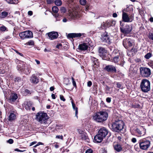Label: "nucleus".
Returning <instances> with one entry per match:
<instances>
[{"label":"nucleus","instance_id":"72a5a7b5","mask_svg":"<svg viewBox=\"0 0 153 153\" xmlns=\"http://www.w3.org/2000/svg\"><path fill=\"white\" fill-rule=\"evenodd\" d=\"M77 131L79 134V136H81V135L83 134V135L85 136L86 135V133L83 130L81 129H78Z\"/></svg>","mask_w":153,"mask_h":153},{"label":"nucleus","instance_id":"0eeeda50","mask_svg":"<svg viewBox=\"0 0 153 153\" xmlns=\"http://www.w3.org/2000/svg\"><path fill=\"white\" fill-rule=\"evenodd\" d=\"M19 36L22 39L26 38H31L33 37L32 32L29 30L22 32L19 33Z\"/></svg>","mask_w":153,"mask_h":153},{"label":"nucleus","instance_id":"aec40b11","mask_svg":"<svg viewBox=\"0 0 153 153\" xmlns=\"http://www.w3.org/2000/svg\"><path fill=\"white\" fill-rule=\"evenodd\" d=\"M91 58L93 64H94L93 66L95 68H97V67H99V65L98 59L94 57L91 56Z\"/></svg>","mask_w":153,"mask_h":153},{"label":"nucleus","instance_id":"58836bf2","mask_svg":"<svg viewBox=\"0 0 153 153\" xmlns=\"http://www.w3.org/2000/svg\"><path fill=\"white\" fill-rule=\"evenodd\" d=\"M119 60V57L118 56L114 57L113 60L112 62L114 63H116Z\"/></svg>","mask_w":153,"mask_h":153},{"label":"nucleus","instance_id":"49530a36","mask_svg":"<svg viewBox=\"0 0 153 153\" xmlns=\"http://www.w3.org/2000/svg\"><path fill=\"white\" fill-rule=\"evenodd\" d=\"M117 87L119 88H123L122 85L120 82H117Z\"/></svg>","mask_w":153,"mask_h":153},{"label":"nucleus","instance_id":"13d9d810","mask_svg":"<svg viewBox=\"0 0 153 153\" xmlns=\"http://www.w3.org/2000/svg\"><path fill=\"white\" fill-rule=\"evenodd\" d=\"M106 101L108 103H110L111 102V98L110 97H107L106 99Z\"/></svg>","mask_w":153,"mask_h":153},{"label":"nucleus","instance_id":"f8f14e48","mask_svg":"<svg viewBox=\"0 0 153 153\" xmlns=\"http://www.w3.org/2000/svg\"><path fill=\"white\" fill-rule=\"evenodd\" d=\"M18 96L16 94H11L9 97H8L7 98L8 101L10 103H13L17 99Z\"/></svg>","mask_w":153,"mask_h":153},{"label":"nucleus","instance_id":"680f3d73","mask_svg":"<svg viewBox=\"0 0 153 153\" xmlns=\"http://www.w3.org/2000/svg\"><path fill=\"white\" fill-rule=\"evenodd\" d=\"M68 21V20L66 19V18L65 17H64L63 19H62V21L63 22H66Z\"/></svg>","mask_w":153,"mask_h":153},{"label":"nucleus","instance_id":"f704fd0d","mask_svg":"<svg viewBox=\"0 0 153 153\" xmlns=\"http://www.w3.org/2000/svg\"><path fill=\"white\" fill-rule=\"evenodd\" d=\"M52 10L53 13H57L59 11V9L57 7L54 6L52 7Z\"/></svg>","mask_w":153,"mask_h":153},{"label":"nucleus","instance_id":"20e7f679","mask_svg":"<svg viewBox=\"0 0 153 153\" xmlns=\"http://www.w3.org/2000/svg\"><path fill=\"white\" fill-rule=\"evenodd\" d=\"M141 90L144 92H147L150 90V82L146 79H143L140 84Z\"/></svg>","mask_w":153,"mask_h":153},{"label":"nucleus","instance_id":"5fc2aeb1","mask_svg":"<svg viewBox=\"0 0 153 153\" xmlns=\"http://www.w3.org/2000/svg\"><path fill=\"white\" fill-rule=\"evenodd\" d=\"M72 83L73 85L75 87L76 86V84L75 81H74V79L73 77L72 78Z\"/></svg>","mask_w":153,"mask_h":153},{"label":"nucleus","instance_id":"4d7b16f0","mask_svg":"<svg viewBox=\"0 0 153 153\" xmlns=\"http://www.w3.org/2000/svg\"><path fill=\"white\" fill-rule=\"evenodd\" d=\"M128 8L129 9H130V11L133 12V6L132 5H130L128 7Z\"/></svg>","mask_w":153,"mask_h":153},{"label":"nucleus","instance_id":"f257e3e1","mask_svg":"<svg viewBox=\"0 0 153 153\" xmlns=\"http://www.w3.org/2000/svg\"><path fill=\"white\" fill-rule=\"evenodd\" d=\"M124 125L123 121L121 120H116L112 123L108 124L110 128L113 131L119 132L122 130Z\"/></svg>","mask_w":153,"mask_h":153},{"label":"nucleus","instance_id":"a211bd4d","mask_svg":"<svg viewBox=\"0 0 153 153\" xmlns=\"http://www.w3.org/2000/svg\"><path fill=\"white\" fill-rule=\"evenodd\" d=\"M30 81L33 83L37 84L39 82V80L35 74H33L30 77Z\"/></svg>","mask_w":153,"mask_h":153},{"label":"nucleus","instance_id":"9d476101","mask_svg":"<svg viewBox=\"0 0 153 153\" xmlns=\"http://www.w3.org/2000/svg\"><path fill=\"white\" fill-rule=\"evenodd\" d=\"M101 39L102 42L108 44H110L111 42L109 36L106 33H105L102 35Z\"/></svg>","mask_w":153,"mask_h":153},{"label":"nucleus","instance_id":"b1692460","mask_svg":"<svg viewBox=\"0 0 153 153\" xmlns=\"http://www.w3.org/2000/svg\"><path fill=\"white\" fill-rule=\"evenodd\" d=\"M79 137L80 139L84 140L85 142L88 143L89 142V139L88 138V137L86 133V135H85V136H84L82 134L81 135V136H79Z\"/></svg>","mask_w":153,"mask_h":153},{"label":"nucleus","instance_id":"6e6552de","mask_svg":"<svg viewBox=\"0 0 153 153\" xmlns=\"http://www.w3.org/2000/svg\"><path fill=\"white\" fill-rule=\"evenodd\" d=\"M115 24V22L114 21L112 20H108L102 24L101 28L102 29H105L113 26V25H114Z\"/></svg>","mask_w":153,"mask_h":153},{"label":"nucleus","instance_id":"c85d7f7f","mask_svg":"<svg viewBox=\"0 0 153 153\" xmlns=\"http://www.w3.org/2000/svg\"><path fill=\"white\" fill-rule=\"evenodd\" d=\"M25 66L23 65H18L16 67V68L19 71L23 72Z\"/></svg>","mask_w":153,"mask_h":153},{"label":"nucleus","instance_id":"393cba45","mask_svg":"<svg viewBox=\"0 0 153 153\" xmlns=\"http://www.w3.org/2000/svg\"><path fill=\"white\" fill-rule=\"evenodd\" d=\"M114 149L117 152H119L122 150V148L121 146L118 144L114 145Z\"/></svg>","mask_w":153,"mask_h":153},{"label":"nucleus","instance_id":"8fccbe9b","mask_svg":"<svg viewBox=\"0 0 153 153\" xmlns=\"http://www.w3.org/2000/svg\"><path fill=\"white\" fill-rule=\"evenodd\" d=\"M93 153V150L91 149H89L87 150L85 152V153Z\"/></svg>","mask_w":153,"mask_h":153},{"label":"nucleus","instance_id":"bb28decb","mask_svg":"<svg viewBox=\"0 0 153 153\" xmlns=\"http://www.w3.org/2000/svg\"><path fill=\"white\" fill-rule=\"evenodd\" d=\"M72 107L74 110H75V116L76 117L77 119H78V108L77 107H76L75 105V104L74 103V102L72 101Z\"/></svg>","mask_w":153,"mask_h":153},{"label":"nucleus","instance_id":"7c9ffc66","mask_svg":"<svg viewBox=\"0 0 153 153\" xmlns=\"http://www.w3.org/2000/svg\"><path fill=\"white\" fill-rule=\"evenodd\" d=\"M16 117V115L14 113H10L9 116V120L10 121L14 120Z\"/></svg>","mask_w":153,"mask_h":153},{"label":"nucleus","instance_id":"c03bdc74","mask_svg":"<svg viewBox=\"0 0 153 153\" xmlns=\"http://www.w3.org/2000/svg\"><path fill=\"white\" fill-rule=\"evenodd\" d=\"M136 131L140 135H143L144 134H143L142 133V131H140L139 129L138 128H137L136 129Z\"/></svg>","mask_w":153,"mask_h":153},{"label":"nucleus","instance_id":"39448f33","mask_svg":"<svg viewBox=\"0 0 153 153\" xmlns=\"http://www.w3.org/2000/svg\"><path fill=\"white\" fill-rule=\"evenodd\" d=\"M150 144V142L146 139H143L139 143L140 149L145 150H147L149 147Z\"/></svg>","mask_w":153,"mask_h":153},{"label":"nucleus","instance_id":"dca6fc26","mask_svg":"<svg viewBox=\"0 0 153 153\" xmlns=\"http://www.w3.org/2000/svg\"><path fill=\"white\" fill-rule=\"evenodd\" d=\"M122 18L123 21L125 22H129L132 21L130 20L127 13L124 12L123 13Z\"/></svg>","mask_w":153,"mask_h":153},{"label":"nucleus","instance_id":"0e129e2a","mask_svg":"<svg viewBox=\"0 0 153 153\" xmlns=\"http://www.w3.org/2000/svg\"><path fill=\"white\" fill-rule=\"evenodd\" d=\"M56 138H59V139H63V136H60V135H58V136H56Z\"/></svg>","mask_w":153,"mask_h":153},{"label":"nucleus","instance_id":"052dcab7","mask_svg":"<svg viewBox=\"0 0 153 153\" xmlns=\"http://www.w3.org/2000/svg\"><path fill=\"white\" fill-rule=\"evenodd\" d=\"M92 85V82L91 81H89L88 82L87 85L88 87H90Z\"/></svg>","mask_w":153,"mask_h":153},{"label":"nucleus","instance_id":"1a4fd4ad","mask_svg":"<svg viewBox=\"0 0 153 153\" xmlns=\"http://www.w3.org/2000/svg\"><path fill=\"white\" fill-rule=\"evenodd\" d=\"M140 71L141 75L143 76L148 77L151 75V70L148 68H144L142 70L140 69Z\"/></svg>","mask_w":153,"mask_h":153},{"label":"nucleus","instance_id":"412c9836","mask_svg":"<svg viewBox=\"0 0 153 153\" xmlns=\"http://www.w3.org/2000/svg\"><path fill=\"white\" fill-rule=\"evenodd\" d=\"M82 35L81 33H69L67 37L69 38H73L80 37Z\"/></svg>","mask_w":153,"mask_h":153},{"label":"nucleus","instance_id":"4c0bfd02","mask_svg":"<svg viewBox=\"0 0 153 153\" xmlns=\"http://www.w3.org/2000/svg\"><path fill=\"white\" fill-rule=\"evenodd\" d=\"M25 45H34V42L33 40H30L27 42Z\"/></svg>","mask_w":153,"mask_h":153},{"label":"nucleus","instance_id":"a19ab883","mask_svg":"<svg viewBox=\"0 0 153 153\" xmlns=\"http://www.w3.org/2000/svg\"><path fill=\"white\" fill-rule=\"evenodd\" d=\"M7 28L4 25L1 26L0 28V30L2 32L5 31L7 30Z\"/></svg>","mask_w":153,"mask_h":153},{"label":"nucleus","instance_id":"6ab92c4d","mask_svg":"<svg viewBox=\"0 0 153 153\" xmlns=\"http://www.w3.org/2000/svg\"><path fill=\"white\" fill-rule=\"evenodd\" d=\"M89 45L88 43H83L79 45V49L82 51L86 50L88 49Z\"/></svg>","mask_w":153,"mask_h":153},{"label":"nucleus","instance_id":"4be33fe9","mask_svg":"<svg viewBox=\"0 0 153 153\" xmlns=\"http://www.w3.org/2000/svg\"><path fill=\"white\" fill-rule=\"evenodd\" d=\"M25 108L27 110H30L31 106L32 105V103L30 101H26L24 103Z\"/></svg>","mask_w":153,"mask_h":153},{"label":"nucleus","instance_id":"338daca9","mask_svg":"<svg viewBox=\"0 0 153 153\" xmlns=\"http://www.w3.org/2000/svg\"><path fill=\"white\" fill-rule=\"evenodd\" d=\"M134 107L135 108H140L141 107L140 105L139 104H136L135 105H134Z\"/></svg>","mask_w":153,"mask_h":153},{"label":"nucleus","instance_id":"7ed1b4c3","mask_svg":"<svg viewBox=\"0 0 153 153\" xmlns=\"http://www.w3.org/2000/svg\"><path fill=\"white\" fill-rule=\"evenodd\" d=\"M48 118L46 113L39 112L36 115V120L40 123L46 124Z\"/></svg>","mask_w":153,"mask_h":153},{"label":"nucleus","instance_id":"6e6d98bb","mask_svg":"<svg viewBox=\"0 0 153 153\" xmlns=\"http://www.w3.org/2000/svg\"><path fill=\"white\" fill-rule=\"evenodd\" d=\"M62 46V45L61 44H57L56 47L58 49H60V48H61Z\"/></svg>","mask_w":153,"mask_h":153},{"label":"nucleus","instance_id":"ddd939ff","mask_svg":"<svg viewBox=\"0 0 153 153\" xmlns=\"http://www.w3.org/2000/svg\"><path fill=\"white\" fill-rule=\"evenodd\" d=\"M104 69L108 72L116 73L117 69L113 65H108L106 66Z\"/></svg>","mask_w":153,"mask_h":153},{"label":"nucleus","instance_id":"603ef678","mask_svg":"<svg viewBox=\"0 0 153 153\" xmlns=\"http://www.w3.org/2000/svg\"><path fill=\"white\" fill-rule=\"evenodd\" d=\"M7 142L9 143L10 144H12L13 142V140L12 139H9L7 141Z\"/></svg>","mask_w":153,"mask_h":153},{"label":"nucleus","instance_id":"a18cd8bd","mask_svg":"<svg viewBox=\"0 0 153 153\" xmlns=\"http://www.w3.org/2000/svg\"><path fill=\"white\" fill-rule=\"evenodd\" d=\"M21 80V78L19 77H16L15 78V81L18 82H20Z\"/></svg>","mask_w":153,"mask_h":153},{"label":"nucleus","instance_id":"2eb2a0df","mask_svg":"<svg viewBox=\"0 0 153 153\" xmlns=\"http://www.w3.org/2000/svg\"><path fill=\"white\" fill-rule=\"evenodd\" d=\"M49 39L51 40H53L56 39L58 36V33L55 32H51L48 33Z\"/></svg>","mask_w":153,"mask_h":153},{"label":"nucleus","instance_id":"c9c22d12","mask_svg":"<svg viewBox=\"0 0 153 153\" xmlns=\"http://www.w3.org/2000/svg\"><path fill=\"white\" fill-rule=\"evenodd\" d=\"M133 48H132L131 49V50L129 51L128 53V54L129 56H134L133 54Z\"/></svg>","mask_w":153,"mask_h":153},{"label":"nucleus","instance_id":"473e14b6","mask_svg":"<svg viewBox=\"0 0 153 153\" xmlns=\"http://www.w3.org/2000/svg\"><path fill=\"white\" fill-rule=\"evenodd\" d=\"M55 4L56 6H59L62 4V2L61 0H56Z\"/></svg>","mask_w":153,"mask_h":153},{"label":"nucleus","instance_id":"4468645a","mask_svg":"<svg viewBox=\"0 0 153 153\" xmlns=\"http://www.w3.org/2000/svg\"><path fill=\"white\" fill-rule=\"evenodd\" d=\"M120 29L122 33L126 34L128 33L131 31L132 27L131 25H126L125 28L120 27Z\"/></svg>","mask_w":153,"mask_h":153},{"label":"nucleus","instance_id":"79ce46f5","mask_svg":"<svg viewBox=\"0 0 153 153\" xmlns=\"http://www.w3.org/2000/svg\"><path fill=\"white\" fill-rule=\"evenodd\" d=\"M60 11L61 12V13H64L66 11V9L64 7H62L60 8Z\"/></svg>","mask_w":153,"mask_h":153},{"label":"nucleus","instance_id":"a878e982","mask_svg":"<svg viewBox=\"0 0 153 153\" xmlns=\"http://www.w3.org/2000/svg\"><path fill=\"white\" fill-rule=\"evenodd\" d=\"M53 16L56 18L55 22L60 21L62 17V15H59L58 13H56L53 15Z\"/></svg>","mask_w":153,"mask_h":153},{"label":"nucleus","instance_id":"bf43d9fd","mask_svg":"<svg viewBox=\"0 0 153 153\" xmlns=\"http://www.w3.org/2000/svg\"><path fill=\"white\" fill-rule=\"evenodd\" d=\"M149 66L151 67L153 69V61L149 63Z\"/></svg>","mask_w":153,"mask_h":153},{"label":"nucleus","instance_id":"e433bc0d","mask_svg":"<svg viewBox=\"0 0 153 153\" xmlns=\"http://www.w3.org/2000/svg\"><path fill=\"white\" fill-rule=\"evenodd\" d=\"M8 14L7 12L6 11L2 12L1 13V17L2 18H4L7 16Z\"/></svg>","mask_w":153,"mask_h":153},{"label":"nucleus","instance_id":"de8ad7c7","mask_svg":"<svg viewBox=\"0 0 153 153\" xmlns=\"http://www.w3.org/2000/svg\"><path fill=\"white\" fill-rule=\"evenodd\" d=\"M149 37V39L153 40V33H150Z\"/></svg>","mask_w":153,"mask_h":153},{"label":"nucleus","instance_id":"cd10ccee","mask_svg":"<svg viewBox=\"0 0 153 153\" xmlns=\"http://www.w3.org/2000/svg\"><path fill=\"white\" fill-rule=\"evenodd\" d=\"M123 45L125 46L126 45H128L129 46H132V43L128 40L127 39L124 40L123 41Z\"/></svg>","mask_w":153,"mask_h":153},{"label":"nucleus","instance_id":"5701e85b","mask_svg":"<svg viewBox=\"0 0 153 153\" xmlns=\"http://www.w3.org/2000/svg\"><path fill=\"white\" fill-rule=\"evenodd\" d=\"M103 138L98 134L94 137V140L97 143H100L102 140Z\"/></svg>","mask_w":153,"mask_h":153},{"label":"nucleus","instance_id":"f03ea898","mask_svg":"<svg viewBox=\"0 0 153 153\" xmlns=\"http://www.w3.org/2000/svg\"><path fill=\"white\" fill-rule=\"evenodd\" d=\"M108 117L106 111H100L95 114L93 117L94 120L97 122H101L106 120Z\"/></svg>","mask_w":153,"mask_h":153},{"label":"nucleus","instance_id":"37998d69","mask_svg":"<svg viewBox=\"0 0 153 153\" xmlns=\"http://www.w3.org/2000/svg\"><path fill=\"white\" fill-rule=\"evenodd\" d=\"M79 2L80 4L82 5H85L86 3V0H80Z\"/></svg>","mask_w":153,"mask_h":153},{"label":"nucleus","instance_id":"774afa93","mask_svg":"<svg viewBox=\"0 0 153 153\" xmlns=\"http://www.w3.org/2000/svg\"><path fill=\"white\" fill-rule=\"evenodd\" d=\"M14 150L16 151H17V152H23L24 151H22V150H19L18 149H15Z\"/></svg>","mask_w":153,"mask_h":153},{"label":"nucleus","instance_id":"69168bd1","mask_svg":"<svg viewBox=\"0 0 153 153\" xmlns=\"http://www.w3.org/2000/svg\"><path fill=\"white\" fill-rule=\"evenodd\" d=\"M28 15L31 16L33 15V12L31 11H29L28 12Z\"/></svg>","mask_w":153,"mask_h":153},{"label":"nucleus","instance_id":"e2e57ef3","mask_svg":"<svg viewBox=\"0 0 153 153\" xmlns=\"http://www.w3.org/2000/svg\"><path fill=\"white\" fill-rule=\"evenodd\" d=\"M14 51L17 53L18 54H19V55L20 56H23V55L22 53H21L19 52L18 51H17V50H14Z\"/></svg>","mask_w":153,"mask_h":153},{"label":"nucleus","instance_id":"ea45409f","mask_svg":"<svg viewBox=\"0 0 153 153\" xmlns=\"http://www.w3.org/2000/svg\"><path fill=\"white\" fill-rule=\"evenodd\" d=\"M152 56V54L150 53H148L144 56V57L147 59H149Z\"/></svg>","mask_w":153,"mask_h":153},{"label":"nucleus","instance_id":"9b49d317","mask_svg":"<svg viewBox=\"0 0 153 153\" xmlns=\"http://www.w3.org/2000/svg\"><path fill=\"white\" fill-rule=\"evenodd\" d=\"M98 134L102 136L104 138L108 134V131L106 128L102 127L99 130Z\"/></svg>","mask_w":153,"mask_h":153},{"label":"nucleus","instance_id":"2f4dec72","mask_svg":"<svg viewBox=\"0 0 153 153\" xmlns=\"http://www.w3.org/2000/svg\"><path fill=\"white\" fill-rule=\"evenodd\" d=\"M30 69L27 68L25 66L22 73L26 74H28L30 73Z\"/></svg>","mask_w":153,"mask_h":153},{"label":"nucleus","instance_id":"864d4df0","mask_svg":"<svg viewBox=\"0 0 153 153\" xmlns=\"http://www.w3.org/2000/svg\"><path fill=\"white\" fill-rule=\"evenodd\" d=\"M54 1V0H47V4H50Z\"/></svg>","mask_w":153,"mask_h":153},{"label":"nucleus","instance_id":"09e8293b","mask_svg":"<svg viewBox=\"0 0 153 153\" xmlns=\"http://www.w3.org/2000/svg\"><path fill=\"white\" fill-rule=\"evenodd\" d=\"M9 4H15L13 0H5Z\"/></svg>","mask_w":153,"mask_h":153},{"label":"nucleus","instance_id":"c756f323","mask_svg":"<svg viewBox=\"0 0 153 153\" xmlns=\"http://www.w3.org/2000/svg\"><path fill=\"white\" fill-rule=\"evenodd\" d=\"M133 66V65H131L129 70V75L131 76H133L134 74V68Z\"/></svg>","mask_w":153,"mask_h":153},{"label":"nucleus","instance_id":"3c124183","mask_svg":"<svg viewBox=\"0 0 153 153\" xmlns=\"http://www.w3.org/2000/svg\"><path fill=\"white\" fill-rule=\"evenodd\" d=\"M60 100L63 101H65V99L64 98V96L62 95H60Z\"/></svg>","mask_w":153,"mask_h":153},{"label":"nucleus","instance_id":"f3484780","mask_svg":"<svg viewBox=\"0 0 153 153\" xmlns=\"http://www.w3.org/2000/svg\"><path fill=\"white\" fill-rule=\"evenodd\" d=\"M99 53L100 56L103 58L105 57L107 52L104 48L101 47L99 48Z\"/></svg>","mask_w":153,"mask_h":153},{"label":"nucleus","instance_id":"423d86ee","mask_svg":"<svg viewBox=\"0 0 153 153\" xmlns=\"http://www.w3.org/2000/svg\"><path fill=\"white\" fill-rule=\"evenodd\" d=\"M80 15L76 11H71L68 14L67 18L70 21L75 20L79 18Z\"/></svg>","mask_w":153,"mask_h":153}]
</instances>
